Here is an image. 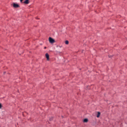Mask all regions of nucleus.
<instances>
[{"label":"nucleus","mask_w":127,"mask_h":127,"mask_svg":"<svg viewBox=\"0 0 127 127\" xmlns=\"http://www.w3.org/2000/svg\"><path fill=\"white\" fill-rule=\"evenodd\" d=\"M1 106H2L1 104L0 103V108H1Z\"/></svg>","instance_id":"8"},{"label":"nucleus","mask_w":127,"mask_h":127,"mask_svg":"<svg viewBox=\"0 0 127 127\" xmlns=\"http://www.w3.org/2000/svg\"><path fill=\"white\" fill-rule=\"evenodd\" d=\"M100 112H98L97 114V115L96 116L97 117V118H98L100 116Z\"/></svg>","instance_id":"5"},{"label":"nucleus","mask_w":127,"mask_h":127,"mask_svg":"<svg viewBox=\"0 0 127 127\" xmlns=\"http://www.w3.org/2000/svg\"><path fill=\"white\" fill-rule=\"evenodd\" d=\"M13 6L15 8L18 7H19V5L17 4L13 3L12 4Z\"/></svg>","instance_id":"2"},{"label":"nucleus","mask_w":127,"mask_h":127,"mask_svg":"<svg viewBox=\"0 0 127 127\" xmlns=\"http://www.w3.org/2000/svg\"><path fill=\"white\" fill-rule=\"evenodd\" d=\"M45 56H46V58L47 59V60L48 61L49 60V55H48V54L47 53H46L45 54Z\"/></svg>","instance_id":"3"},{"label":"nucleus","mask_w":127,"mask_h":127,"mask_svg":"<svg viewBox=\"0 0 127 127\" xmlns=\"http://www.w3.org/2000/svg\"><path fill=\"white\" fill-rule=\"evenodd\" d=\"M23 3L25 4H27L29 3V0H25V1L23 2Z\"/></svg>","instance_id":"4"},{"label":"nucleus","mask_w":127,"mask_h":127,"mask_svg":"<svg viewBox=\"0 0 127 127\" xmlns=\"http://www.w3.org/2000/svg\"><path fill=\"white\" fill-rule=\"evenodd\" d=\"M65 43L66 44H68L69 42L68 41L66 40L65 42Z\"/></svg>","instance_id":"7"},{"label":"nucleus","mask_w":127,"mask_h":127,"mask_svg":"<svg viewBox=\"0 0 127 127\" xmlns=\"http://www.w3.org/2000/svg\"><path fill=\"white\" fill-rule=\"evenodd\" d=\"M49 41L50 43H53L55 42V40L51 37H49Z\"/></svg>","instance_id":"1"},{"label":"nucleus","mask_w":127,"mask_h":127,"mask_svg":"<svg viewBox=\"0 0 127 127\" xmlns=\"http://www.w3.org/2000/svg\"><path fill=\"white\" fill-rule=\"evenodd\" d=\"M88 121V120L87 119H84L83 122H87Z\"/></svg>","instance_id":"6"},{"label":"nucleus","mask_w":127,"mask_h":127,"mask_svg":"<svg viewBox=\"0 0 127 127\" xmlns=\"http://www.w3.org/2000/svg\"><path fill=\"white\" fill-rule=\"evenodd\" d=\"M44 48L45 49L46 48V47H45Z\"/></svg>","instance_id":"9"}]
</instances>
